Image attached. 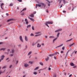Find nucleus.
Instances as JSON below:
<instances>
[{
    "label": "nucleus",
    "instance_id": "nucleus-1",
    "mask_svg": "<svg viewBox=\"0 0 77 77\" xmlns=\"http://www.w3.org/2000/svg\"><path fill=\"white\" fill-rule=\"evenodd\" d=\"M47 24H53V22L51 21H48L45 22V24L46 26H47L48 27H49V26H48V25Z\"/></svg>",
    "mask_w": 77,
    "mask_h": 77
},
{
    "label": "nucleus",
    "instance_id": "nucleus-2",
    "mask_svg": "<svg viewBox=\"0 0 77 77\" xmlns=\"http://www.w3.org/2000/svg\"><path fill=\"white\" fill-rule=\"evenodd\" d=\"M24 66L25 68H27L28 66H29V65L27 63H24Z\"/></svg>",
    "mask_w": 77,
    "mask_h": 77
},
{
    "label": "nucleus",
    "instance_id": "nucleus-3",
    "mask_svg": "<svg viewBox=\"0 0 77 77\" xmlns=\"http://www.w3.org/2000/svg\"><path fill=\"white\" fill-rule=\"evenodd\" d=\"M20 39L21 42H24V41H23V38H22V36H20Z\"/></svg>",
    "mask_w": 77,
    "mask_h": 77
},
{
    "label": "nucleus",
    "instance_id": "nucleus-4",
    "mask_svg": "<svg viewBox=\"0 0 77 77\" xmlns=\"http://www.w3.org/2000/svg\"><path fill=\"white\" fill-rule=\"evenodd\" d=\"M1 69V67L0 66V69ZM5 70H4L3 72H2V71L0 70V75H1V74H2V73H4V72H5Z\"/></svg>",
    "mask_w": 77,
    "mask_h": 77
},
{
    "label": "nucleus",
    "instance_id": "nucleus-5",
    "mask_svg": "<svg viewBox=\"0 0 77 77\" xmlns=\"http://www.w3.org/2000/svg\"><path fill=\"white\" fill-rule=\"evenodd\" d=\"M25 41H26V42H28V40H29V39L27 38V36H25Z\"/></svg>",
    "mask_w": 77,
    "mask_h": 77
},
{
    "label": "nucleus",
    "instance_id": "nucleus-6",
    "mask_svg": "<svg viewBox=\"0 0 77 77\" xmlns=\"http://www.w3.org/2000/svg\"><path fill=\"white\" fill-rule=\"evenodd\" d=\"M28 18H29V20H31V21H33V22H34V21H35L34 20V19L32 18H30L29 17H28Z\"/></svg>",
    "mask_w": 77,
    "mask_h": 77
},
{
    "label": "nucleus",
    "instance_id": "nucleus-7",
    "mask_svg": "<svg viewBox=\"0 0 77 77\" xmlns=\"http://www.w3.org/2000/svg\"><path fill=\"white\" fill-rule=\"evenodd\" d=\"M40 4H41V5H42V6H43V7H44V8H45V6H46V5H45L44 4V3H40Z\"/></svg>",
    "mask_w": 77,
    "mask_h": 77
},
{
    "label": "nucleus",
    "instance_id": "nucleus-8",
    "mask_svg": "<svg viewBox=\"0 0 77 77\" xmlns=\"http://www.w3.org/2000/svg\"><path fill=\"white\" fill-rule=\"evenodd\" d=\"M5 57V56L3 55H2L1 57V60H3L4 59V57Z\"/></svg>",
    "mask_w": 77,
    "mask_h": 77
},
{
    "label": "nucleus",
    "instance_id": "nucleus-9",
    "mask_svg": "<svg viewBox=\"0 0 77 77\" xmlns=\"http://www.w3.org/2000/svg\"><path fill=\"white\" fill-rule=\"evenodd\" d=\"M35 34H38V35H39L40 34V35H41V32H36L35 33Z\"/></svg>",
    "mask_w": 77,
    "mask_h": 77
},
{
    "label": "nucleus",
    "instance_id": "nucleus-10",
    "mask_svg": "<svg viewBox=\"0 0 77 77\" xmlns=\"http://www.w3.org/2000/svg\"><path fill=\"white\" fill-rule=\"evenodd\" d=\"M41 45L39 43L37 44V47H41Z\"/></svg>",
    "mask_w": 77,
    "mask_h": 77
},
{
    "label": "nucleus",
    "instance_id": "nucleus-11",
    "mask_svg": "<svg viewBox=\"0 0 77 77\" xmlns=\"http://www.w3.org/2000/svg\"><path fill=\"white\" fill-rule=\"evenodd\" d=\"M6 49V48H2L0 49V51H1V50H3L4 51H5Z\"/></svg>",
    "mask_w": 77,
    "mask_h": 77
},
{
    "label": "nucleus",
    "instance_id": "nucleus-12",
    "mask_svg": "<svg viewBox=\"0 0 77 77\" xmlns=\"http://www.w3.org/2000/svg\"><path fill=\"white\" fill-rule=\"evenodd\" d=\"M57 39V38L56 37L55 38H54L53 40V43H54L55 41H56Z\"/></svg>",
    "mask_w": 77,
    "mask_h": 77
},
{
    "label": "nucleus",
    "instance_id": "nucleus-13",
    "mask_svg": "<svg viewBox=\"0 0 77 77\" xmlns=\"http://www.w3.org/2000/svg\"><path fill=\"white\" fill-rule=\"evenodd\" d=\"M72 40V38H71L69 40H67L66 41V42H69V41H71Z\"/></svg>",
    "mask_w": 77,
    "mask_h": 77
},
{
    "label": "nucleus",
    "instance_id": "nucleus-14",
    "mask_svg": "<svg viewBox=\"0 0 77 77\" xmlns=\"http://www.w3.org/2000/svg\"><path fill=\"white\" fill-rule=\"evenodd\" d=\"M4 5V4L2 3L1 5V8H2V9H3V8H2V6H3V5Z\"/></svg>",
    "mask_w": 77,
    "mask_h": 77
},
{
    "label": "nucleus",
    "instance_id": "nucleus-15",
    "mask_svg": "<svg viewBox=\"0 0 77 77\" xmlns=\"http://www.w3.org/2000/svg\"><path fill=\"white\" fill-rule=\"evenodd\" d=\"M54 56V54L48 55V56H50V57H51L52 56Z\"/></svg>",
    "mask_w": 77,
    "mask_h": 77
},
{
    "label": "nucleus",
    "instance_id": "nucleus-16",
    "mask_svg": "<svg viewBox=\"0 0 77 77\" xmlns=\"http://www.w3.org/2000/svg\"><path fill=\"white\" fill-rule=\"evenodd\" d=\"M14 52H15V50L14 49H12L11 52L12 54H14Z\"/></svg>",
    "mask_w": 77,
    "mask_h": 77
},
{
    "label": "nucleus",
    "instance_id": "nucleus-17",
    "mask_svg": "<svg viewBox=\"0 0 77 77\" xmlns=\"http://www.w3.org/2000/svg\"><path fill=\"white\" fill-rule=\"evenodd\" d=\"M32 51H30L29 52L28 54V55L29 56V55L31 54H32Z\"/></svg>",
    "mask_w": 77,
    "mask_h": 77
},
{
    "label": "nucleus",
    "instance_id": "nucleus-18",
    "mask_svg": "<svg viewBox=\"0 0 77 77\" xmlns=\"http://www.w3.org/2000/svg\"><path fill=\"white\" fill-rule=\"evenodd\" d=\"M70 65H71V66H74V64H73V63H70Z\"/></svg>",
    "mask_w": 77,
    "mask_h": 77
},
{
    "label": "nucleus",
    "instance_id": "nucleus-19",
    "mask_svg": "<svg viewBox=\"0 0 77 77\" xmlns=\"http://www.w3.org/2000/svg\"><path fill=\"white\" fill-rule=\"evenodd\" d=\"M62 45H63V44H62L60 45H59V46L56 47V48H58V47H61V46H62Z\"/></svg>",
    "mask_w": 77,
    "mask_h": 77
},
{
    "label": "nucleus",
    "instance_id": "nucleus-20",
    "mask_svg": "<svg viewBox=\"0 0 77 77\" xmlns=\"http://www.w3.org/2000/svg\"><path fill=\"white\" fill-rule=\"evenodd\" d=\"M62 45H63V44H62L60 45H59V46L56 47V48H58V47H61V46H62Z\"/></svg>",
    "mask_w": 77,
    "mask_h": 77
},
{
    "label": "nucleus",
    "instance_id": "nucleus-21",
    "mask_svg": "<svg viewBox=\"0 0 77 77\" xmlns=\"http://www.w3.org/2000/svg\"><path fill=\"white\" fill-rule=\"evenodd\" d=\"M26 10V8H25L22 10L21 11V12H22L23 11H25Z\"/></svg>",
    "mask_w": 77,
    "mask_h": 77
},
{
    "label": "nucleus",
    "instance_id": "nucleus-22",
    "mask_svg": "<svg viewBox=\"0 0 77 77\" xmlns=\"http://www.w3.org/2000/svg\"><path fill=\"white\" fill-rule=\"evenodd\" d=\"M75 51H74L72 53V54L71 55V56H72V55H73V54H74V52H75Z\"/></svg>",
    "mask_w": 77,
    "mask_h": 77
},
{
    "label": "nucleus",
    "instance_id": "nucleus-23",
    "mask_svg": "<svg viewBox=\"0 0 77 77\" xmlns=\"http://www.w3.org/2000/svg\"><path fill=\"white\" fill-rule=\"evenodd\" d=\"M30 17H34V15L33 14H32L30 15Z\"/></svg>",
    "mask_w": 77,
    "mask_h": 77
},
{
    "label": "nucleus",
    "instance_id": "nucleus-24",
    "mask_svg": "<svg viewBox=\"0 0 77 77\" xmlns=\"http://www.w3.org/2000/svg\"><path fill=\"white\" fill-rule=\"evenodd\" d=\"M36 6H38V7H41V5H39L38 4H36Z\"/></svg>",
    "mask_w": 77,
    "mask_h": 77
},
{
    "label": "nucleus",
    "instance_id": "nucleus-25",
    "mask_svg": "<svg viewBox=\"0 0 77 77\" xmlns=\"http://www.w3.org/2000/svg\"><path fill=\"white\" fill-rule=\"evenodd\" d=\"M60 34V33H58L57 35V38H59V35Z\"/></svg>",
    "mask_w": 77,
    "mask_h": 77
},
{
    "label": "nucleus",
    "instance_id": "nucleus-26",
    "mask_svg": "<svg viewBox=\"0 0 77 77\" xmlns=\"http://www.w3.org/2000/svg\"><path fill=\"white\" fill-rule=\"evenodd\" d=\"M31 27V25H29L27 26V28H29V27Z\"/></svg>",
    "mask_w": 77,
    "mask_h": 77
},
{
    "label": "nucleus",
    "instance_id": "nucleus-27",
    "mask_svg": "<svg viewBox=\"0 0 77 77\" xmlns=\"http://www.w3.org/2000/svg\"><path fill=\"white\" fill-rule=\"evenodd\" d=\"M58 32H60V31H62V29H58Z\"/></svg>",
    "mask_w": 77,
    "mask_h": 77
},
{
    "label": "nucleus",
    "instance_id": "nucleus-28",
    "mask_svg": "<svg viewBox=\"0 0 77 77\" xmlns=\"http://www.w3.org/2000/svg\"><path fill=\"white\" fill-rule=\"evenodd\" d=\"M49 38H54V37L53 36H50L49 37Z\"/></svg>",
    "mask_w": 77,
    "mask_h": 77
},
{
    "label": "nucleus",
    "instance_id": "nucleus-29",
    "mask_svg": "<svg viewBox=\"0 0 77 77\" xmlns=\"http://www.w3.org/2000/svg\"><path fill=\"white\" fill-rule=\"evenodd\" d=\"M57 54H59V53L57 52H56L54 54H54H56V55H57Z\"/></svg>",
    "mask_w": 77,
    "mask_h": 77
},
{
    "label": "nucleus",
    "instance_id": "nucleus-30",
    "mask_svg": "<svg viewBox=\"0 0 77 77\" xmlns=\"http://www.w3.org/2000/svg\"><path fill=\"white\" fill-rule=\"evenodd\" d=\"M51 65L48 68V70H49V71H50L51 70V68L50 67H51Z\"/></svg>",
    "mask_w": 77,
    "mask_h": 77
},
{
    "label": "nucleus",
    "instance_id": "nucleus-31",
    "mask_svg": "<svg viewBox=\"0 0 77 77\" xmlns=\"http://www.w3.org/2000/svg\"><path fill=\"white\" fill-rule=\"evenodd\" d=\"M38 68H39V67H36L34 69V70H36V69H38Z\"/></svg>",
    "mask_w": 77,
    "mask_h": 77
},
{
    "label": "nucleus",
    "instance_id": "nucleus-32",
    "mask_svg": "<svg viewBox=\"0 0 77 77\" xmlns=\"http://www.w3.org/2000/svg\"><path fill=\"white\" fill-rule=\"evenodd\" d=\"M33 74H34V75H36L37 73V72H34L33 73Z\"/></svg>",
    "mask_w": 77,
    "mask_h": 77
},
{
    "label": "nucleus",
    "instance_id": "nucleus-33",
    "mask_svg": "<svg viewBox=\"0 0 77 77\" xmlns=\"http://www.w3.org/2000/svg\"><path fill=\"white\" fill-rule=\"evenodd\" d=\"M29 63H31V64H32V63H33V62L32 61H29Z\"/></svg>",
    "mask_w": 77,
    "mask_h": 77
},
{
    "label": "nucleus",
    "instance_id": "nucleus-34",
    "mask_svg": "<svg viewBox=\"0 0 77 77\" xmlns=\"http://www.w3.org/2000/svg\"><path fill=\"white\" fill-rule=\"evenodd\" d=\"M73 45H74V43H73L72 44H71L70 46L69 47H71V46H72Z\"/></svg>",
    "mask_w": 77,
    "mask_h": 77
},
{
    "label": "nucleus",
    "instance_id": "nucleus-35",
    "mask_svg": "<svg viewBox=\"0 0 77 77\" xmlns=\"http://www.w3.org/2000/svg\"><path fill=\"white\" fill-rule=\"evenodd\" d=\"M40 64L41 65H42V66L43 65V63H42V62L40 63Z\"/></svg>",
    "mask_w": 77,
    "mask_h": 77
},
{
    "label": "nucleus",
    "instance_id": "nucleus-36",
    "mask_svg": "<svg viewBox=\"0 0 77 77\" xmlns=\"http://www.w3.org/2000/svg\"><path fill=\"white\" fill-rule=\"evenodd\" d=\"M41 36V34L37 35H35V36Z\"/></svg>",
    "mask_w": 77,
    "mask_h": 77
},
{
    "label": "nucleus",
    "instance_id": "nucleus-37",
    "mask_svg": "<svg viewBox=\"0 0 77 77\" xmlns=\"http://www.w3.org/2000/svg\"><path fill=\"white\" fill-rule=\"evenodd\" d=\"M30 36H34V35H33V34L31 33L30 35Z\"/></svg>",
    "mask_w": 77,
    "mask_h": 77
},
{
    "label": "nucleus",
    "instance_id": "nucleus-38",
    "mask_svg": "<svg viewBox=\"0 0 77 77\" xmlns=\"http://www.w3.org/2000/svg\"><path fill=\"white\" fill-rule=\"evenodd\" d=\"M45 69V68L43 69H40V70H38V71H42V70H44V69Z\"/></svg>",
    "mask_w": 77,
    "mask_h": 77
},
{
    "label": "nucleus",
    "instance_id": "nucleus-39",
    "mask_svg": "<svg viewBox=\"0 0 77 77\" xmlns=\"http://www.w3.org/2000/svg\"><path fill=\"white\" fill-rule=\"evenodd\" d=\"M32 30H34V26H32Z\"/></svg>",
    "mask_w": 77,
    "mask_h": 77
},
{
    "label": "nucleus",
    "instance_id": "nucleus-40",
    "mask_svg": "<svg viewBox=\"0 0 77 77\" xmlns=\"http://www.w3.org/2000/svg\"><path fill=\"white\" fill-rule=\"evenodd\" d=\"M6 68V66H5L2 67V69Z\"/></svg>",
    "mask_w": 77,
    "mask_h": 77
},
{
    "label": "nucleus",
    "instance_id": "nucleus-41",
    "mask_svg": "<svg viewBox=\"0 0 77 77\" xmlns=\"http://www.w3.org/2000/svg\"><path fill=\"white\" fill-rule=\"evenodd\" d=\"M14 56V54H11L10 55V57H12V56Z\"/></svg>",
    "mask_w": 77,
    "mask_h": 77
},
{
    "label": "nucleus",
    "instance_id": "nucleus-42",
    "mask_svg": "<svg viewBox=\"0 0 77 77\" xmlns=\"http://www.w3.org/2000/svg\"><path fill=\"white\" fill-rule=\"evenodd\" d=\"M9 52H5V54H9Z\"/></svg>",
    "mask_w": 77,
    "mask_h": 77
},
{
    "label": "nucleus",
    "instance_id": "nucleus-43",
    "mask_svg": "<svg viewBox=\"0 0 77 77\" xmlns=\"http://www.w3.org/2000/svg\"><path fill=\"white\" fill-rule=\"evenodd\" d=\"M11 21V19H9V20H7V22H9V21Z\"/></svg>",
    "mask_w": 77,
    "mask_h": 77
},
{
    "label": "nucleus",
    "instance_id": "nucleus-44",
    "mask_svg": "<svg viewBox=\"0 0 77 77\" xmlns=\"http://www.w3.org/2000/svg\"><path fill=\"white\" fill-rule=\"evenodd\" d=\"M7 51H8V52H9V51H10V49H8L7 50Z\"/></svg>",
    "mask_w": 77,
    "mask_h": 77
},
{
    "label": "nucleus",
    "instance_id": "nucleus-45",
    "mask_svg": "<svg viewBox=\"0 0 77 77\" xmlns=\"http://www.w3.org/2000/svg\"><path fill=\"white\" fill-rule=\"evenodd\" d=\"M12 65H11L10 66H9V68H12Z\"/></svg>",
    "mask_w": 77,
    "mask_h": 77
},
{
    "label": "nucleus",
    "instance_id": "nucleus-46",
    "mask_svg": "<svg viewBox=\"0 0 77 77\" xmlns=\"http://www.w3.org/2000/svg\"><path fill=\"white\" fill-rule=\"evenodd\" d=\"M10 20L11 21H14V19H11Z\"/></svg>",
    "mask_w": 77,
    "mask_h": 77
},
{
    "label": "nucleus",
    "instance_id": "nucleus-47",
    "mask_svg": "<svg viewBox=\"0 0 77 77\" xmlns=\"http://www.w3.org/2000/svg\"><path fill=\"white\" fill-rule=\"evenodd\" d=\"M69 51H71V50H69L67 52V54H68V53H69Z\"/></svg>",
    "mask_w": 77,
    "mask_h": 77
},
{
    "label": "nucleus",
    "instance_id": "nucleus-48",
    "mask_svg": "<svg viewBox=\"0 0 77 77\" xmlns=\"http://www.w3.org/2000/svg\"><path fill=\"white\" fill-rule=\"evenodd\" d=\"M35 45V44L34 43H33L32 44V45L33 46H34V45Z\"/></svg>",
    "mask_w": 77,
    "mask_h": 77
},
{
    "label": "nucleus",
    "instance_id": "nucleus-49",
    "mask_svg": "<svg viewBox=\"0 0 77 77\" xmlns=\"http://www.w3.org/2000/svg\"><path fill=\"white\" fill-rule=\"evenodd\" d=\"M62 49H63V50H65V48L64 47H63Z\"/></svg>",
    "mask_w": 77,
    "mask_h": 77
},
{
    "label": "nucleus",
    "instance_id": "nucleus-50",
    "mask_svg": "<svg viewBox=\"0 0 77 77\" xmlns=\"http://www.w3.org/2000/svg\"><path fill=\"white\" fill-rule=\"evenodd\" d=\"M63 13H66V11H63Z\"/></svg>",
    "mask_w": 77,
    "mask_h": 77
},
{
    "label": "nucleus",
    "instance_id": "nucleus-51",
    "mask_svg": "<svg viewBox=\"0 0 77 77\" xmlns=\"http://www.w3.org/2000/svg\"><path fill=\"white\" fill-rule=\"evenodd\" d=\"M25 22H26L27 21V19H26L25 20Z\"/></svg>",
    "mask_w": 77,
    "mask_h": 77
},
{
    "label": "nucleus",
    "instance_id": "nucleus-52",
    "mask_svg": "<svg viewBox=\"0 0 77 77\" xmlns=\"http://www.w3.org/2000/svg\"><path fill=\"white\" fill-rule=\"evenodd\" d=\"M62 6H63V5L62 4V5H61L60 6V8H62Z\"/></svg>",
    "mask_w": 77,
    "mask_h": 77
},
{
    "label": "nucleus",
    "instance_id": "nucleus-53",
    "mask_svg": "<svg viewBox=\"0 0 77 77\" xmlns=\"http://www.w3.org/2000/svg\"><path fill=\"white\" fill-rule=\"evenodd\" d=\"M12 5H13L12 4H11L10 5V6H12Z\"/></svg>",
    "mask_w": 77,
    "mask_h": 77
},
{
    "label": "nucleus",
    "instance_id": "nucleus-54",
    "mask_svg": "<svg viewBox=\"0 0 77 77\" xmlns=\"http://www.w3.org/2000/svg\"><path fill=\"white\" fill-rule=\"evenodd\" d=\"M18 1L19 2H22V0H18Z\"/></svg>",
    "mask_w": 77,
    "mask_h": 77
},
{
    "label": "nucleus",
    "instance_id": "nucleus-55",
    "mask_svg": "<svg viewBox=\"0 0 77 77\" xmlns=\"http://www.w3.org/2000/svg\"><path fill=\"white\" fill-rule=\"evenodd\" d=\"M28 23H29V22L28 21H27L26 22V24H27Z\"/></svg>",
    "mask_w": 77,
    "mask_h": 77
},
{
    "label": "nucleus",
    "instance_id": "nucleus-56",
    "mask_svg": "<svg viewBox=\"0 0 77 77\" xmlns=\"http://www.w3.org/2000/svg\"><path fill=\"white\" fill-rule=\"evenodd\" d=\"M6 15H7V16H8L9 15V14L6 13Z\"/></svg>",
    "mask_w": 77,
    "mask_h": 77
},
{
    "label": "nucleus",
    "instance_id": "nucleus-57",
    "mask_svg": "<svg viewBox=\"0 0 77 77\" xmlns=\"http://www.w3.org/2000/svg\"><path fill=\"white\" fill-rule=\"evenodd\" d=\"M59 32L58 31V30H57L55 31V32Z\"/></svg>",
    "mask_w": 77,
    "mask_h": 77
},
{
    "label": "nucleus",
    "instance_id": "nucleus-58",
    "mask_svg": "<svg viewBox=\"0 0 77 77\" xmlns=\"http://www.w3.org/2000/svg\"><path fill=\"white\" fill-rule=\"evenodd\" d=\"M45 60H46V61H48V60L47 59V58H45Z\"/></svg>",
    "mask_w": 77,
    "mask_h": 77
},
{
    "label": "nucleus",
    "instance_id": "nucleus-59",
    "mask_svg": "<svg viewBox=\"0 0 77 77\" xmlns=\"http://www.w3.org/2000/svg\"><path fill=\"white\" fill-rule=\"evenodd\" d=\"M63 3H64V5H65V1H63Z\"/></svg>",
    "mask_w": 77,
    "mask_h": 77
},
{
    "label": "nucleus",
    "instance_id": "nucleus-60",
    "mask_svg": "<svg viewBox=\"0 0 77 77\" xmlns=\"http://www.w3.org/2000/svg\"><path fill=\"white\" fill-rule=\"evenodd\" d=\"M33 14H36V11L34 12Z\"/></svg>",
    "mask_w": 77,
    "mask_h": 77
},
{
    "label": "nucleus",
    "instance_id": "nucleus-61",
    "mask_svg": "<svg viewBox=\"0 0 77 77\" xmlns=\"http://www.w3.org/2000/svg\"><path fill=\"white\" fill-rule=\"evenodd\" d=\"M71 76H72V74H71L69 75V77H71Z\"/></svg>",
    "mask_w": 77,
    "mask_h": 77
},
{
    "label": "nucleus",
    "instance_id": "nucleus-62",
    "mask_svg": "<svg viewBox=\"0 0 77 77\" xmlns=\"http://www.w3.org/2000/svg\"><path fill=\"white\" fill-rule=\"evenodd\" d=\"M2 60H2V59H0V62H2Z\"/></svg>",
    "mask_w": 77,
    "mask_h": 77
},
{
    "label": "nucleus",
    "instance_id": "nucleus-63",
    "mask_svg": "<svg viewBox=\"0 0 77 77\" xmlns=\"http://www.w3.org/2000/svg\"><path fill=\"white\" fill-rule=\"evenodd\" d=\"M69 10H70L71 9V8L69 7L68 8Z\"/></svg>",
    "mask_w": 77,
    "mask_h": 77
},
{
    "label": "nucleus",
    "instance_id": "nucleus-64",
    "mask_svg": "<svg viewBox=\"0 0 77 77\" xmlns=\"http://www.w3.org/2000/svg\"><path fill=\"white\" fill-rule=\"evenodd\" d=\"M54 77H56V75H54Z\"/></svg>",
    "mask_w": 77,
    "mask_h": 77
}]
</instances>
